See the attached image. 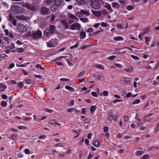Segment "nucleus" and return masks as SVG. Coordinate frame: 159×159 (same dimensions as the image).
I'll return each mask as SVG.
<instances>
[{
	"label": "nucleus",
	"mask_w": 159,
	"mask_h": 159,
	"mask_svg": "<svg viewBox=\"0 0 159 159\" xmlns=\"http://www.w3.org/2000/svg\"><path fill=\"white\" fill-rule=\"evenodd\" d=\"M143 153V152L142 151H138L136 152V155L137 156H140L142 155Z\"/></svg>",
	"instance_id": "nucleus-28"
},
{
	"label": "nucleus",
	"mask_w": 159,
	"mask_h": 159,
	"mask_svg": "<svg viewBox=\"0 0 159 159\" xmlns=\"http://www.w3.org/2000/svg\"><path fill=\"white\" fill-rule=\"evenodd\" d=\"M133 68L132 67H129L127 69H124V70L127 72H131L133 71Z\"/></svg>",
	"instance_id": "nucleus-22"
},
{
	"label": "nucleus",
	"mask_w": 159,
	"mask_h": 159,
	"mask_svg": "<svg viewBox=\"0 0 159 159\" xmlns=\"http://www.w3.org/2000/svg\"><path fill=\"white\" fill-rule=\"evenodd\" d=\"M22 6L32 11H34L36 10V7L29 2H25L23 4Z\"/></svg>",
	"instance_id": "nucleus-3"
},
{
	"label": "nucleus",
	"mask_w": 159,
	"mask_h": 159,
	"mask_svg": "<svg viewBox=\"0 0 159 159\" xmlns=\"http://www.w3.org/2000/svg\"><path fill=\"white\" fill-rule=\"evenodd\" d=\"M68 112H72L74 111V109L73 108L68 109L67 110Z\"/></svg>",
	"instance_id": "nucleus-57"
},
{
	"label": "nucleus",
	"mask_w": 159,
	"mask_h": 159,
	"mask_svg": "<svg viewBox=\"0 0 159 159\" xmlns=\"http://www.w3.org/2000/svg\"><path fill=\"white\" fill-rule=\"evenodd\" d=\"M9 20L10 21H11L15 19L14 17H13L12 15H9Z\"/></svg>",
	"instance_id": "nucleus-37"
},
{
	"label": "nucleus",
	"mask_w": 159,
	"mask_h": 159,
	"mask_svg": "<svg viewBox=\"0 0 159 159\" xmlns=\"http://www.w3.org/2000/svg\"><path fill=\"white\" fill-rule=\"evenodd\" d=\"M50 12L49 8L45 7H42L40 9V14L43 15L48 14Z\"/></svg>",
	"instance_id": "nucleus-5"
},
{
	"label": "nucleus",
	"mask_w": 159,
	"mask_h": 159,
	"mask_svg": "<svg viewBox=\"0 0 159 159\" xmlns=\"http://www.w3.org/2000/svg\"><path fill=\"white\" fill-rule=\"evenodd\" d=\"M55 29L54 25H50L49 28L45 29L44 32V34L48 37H50L53 33Z\"/></svg>",
	"instance_id": "nucleus-1"
},
{
	"label": "nucleus",
	"mask_w": 159,
	"mask_h": 159,
	"mask_svg": "<svg viewBox=\"0 0 159 159\" xmlns=\"http://www.w3.org/2000/svg\"><path fill=\"white\" fill-rule=\"evenodd\" d=\"M36 67L37 68H40V69H42V70H44L45 69V68H43V67H41V65L39 64H37V65L36 66Z\"/></svg>",
	"instance_id": "nucleus-40"
},
{
	"label": "nucleus",
	"mask_w": 159,
	"mask_h": 159,
	"mask_svg": "<svg viewBox=\"0 0 159 159\" xmlns=\"http://www.w3.org/2000/svg\"><path fill=\"white\" fill-rule=\"evenodd\" d=\"M101 25L103 27H106L107 26V23L104 22H102L101 23Z\"/></svg>",
	"instance_id": "nucleus-51"
},
{
	"label": "nucleus",
	"mask_w": 159,
	"mask_h": 159,
	"mask_svg": "<svg viewBox=\"0 0 159 159\" xmlns=\"http://www.w3.org/2000/svg\"><path fill=\"white\" fill-rule=\"evenodd\" d=\"M81 113L83 114H85L86 112V109L85 108H83L81 110Z\"/></svg>",
	"instance_id": "nucleus-59"
},
{
	"label": "nucleus",
	"mask_w": 159,
	"mask_h": 159,
	"mask_svg": "<svg viewBox=\"0 0 159 159\" xmlns=\"http://www.w3.org/2000/svg\"><path fill=\"white\" fill-rule=\"evenodd\" d=\"M131 57L134 59L138 60H139L140 58L138 57L135 56L133 55H132L131 56Z\"/></svg>",
	"instance_id": "nucleus-41"
},
{
	"label": "nucleus",
	"mask_w": 159,
	"mask_h": 159,
	"mask_svg": "<svg viewBox=\"0 0 159 159\" xmlns=\"http://www.w3.org/2000/svg\"><path fill=\"white\" fill-rule=\"evenodd\" d=\"M66 61L68 63V65L70 66H73V64L71 62H70V61L68 59H67Z\"/></svg>",
	"instance_id": "nucleus-48"
},
{
	"label": "nucleus",
	"mask_w": 159,
	"mask_h": 159,
	"mask_svg": "<svg viewBox=\"0 0 159 159\" xmlns=\"http://www.w3.org/2000/svg\"><path fill=\"white\" fill-rule=\"evenodd\" d=\"M58 7L54 3L52 6L50 7V9L52 11L55 12L57 10Z\"/></svg>",
	"instance_id": "nucleus-11"
},
{
	"label": "nucleus",
	"mask_w": 159,
	"mask_h": 159,
	"mask_svg": "<svg viewBox=\"0 0 159 159\" xmlns=\"http://www.w3.org/2000/svg\"><path fill=\"white\" fill-rule=\"evenodd\" d=\"M80 36L81 37L83 38H81V37L80 38V39H84L86 37V33L84 31H82L80 33Z\"/></svg>",
	"instance_id": "nucleus-19"
},
{
	"label": "nucleus",
	"mask_w": 159,
	"mask_h": 159,
	"mask_svg": "<svg viewBox=\"0 0 159 159\" xmlns=\"http://www.w3.org/2000/svg\"><path fill=\"white\" fill-rule=\"evenodd\" d=\"M159 131V124H158L156 128L155 129V131Z\"/></svg>",
	"instance_id": "nucleus-64"
},
{
	"label": "nucleus",
	"mask_w": 159,
	"mask_h": 159,
	"mask_svg": "<svg viewBox=\"0 0 159 159\" xmlns=\"http://www.w3.org/2000/svg\"><path fill=\"white\" fill-rule=\"evenodd\" d=\"M96 108V106H91L90 107V111L91 112H94Z\"/></svg>",
	"instance_id": "nucleus-24"
},
{
	"label": "nucleus",
	"mask_w": 159,
	"mask_h": 159,
	"mask_svg": "<svg viewBox=\"0 0 159 159\" xmlns=\"http://www.w3.org/2000/svg\"><path fill=\"white\" fill-rule=\"evenodd\" d=\"M25 82L28 84H33L34 82L33 81H31L30 80L28 79L25 80Z\"/></svg>",
	"instance_id": "nucleus-30"
},
{
	"label": "nucleus",
	"mask_w": 159,
	"mask_h": 159,
	"mask_svg": "<svg viewBox=\"0 0 159 159\" xmlns=\"http://www.w3.org/2000/svg\"><path fill=\"white\" fill-rule=\"evenodd\" d=\"M11 10L17 13H22L24 11V9L20 6H13L11 8Z\"/></svg>",
	"instance_id": "nucleus-2"
},
{
	"label": "nucleus",
	"mask_w": 159,
	"mask_h": 159,
	"mask_svg": "<svg viewBox=\"0 0 159 159\" xmlns=\"http://www.w3.org/2000/svg\"><path fill=\"white\" fill-rule=\"evenodd\" d=\"M143 120L145 121H149L150 120V119L148 116H145L143 118Z\"/></svg>",
	"instance_id": "nucleus-21"
},
{
	"label": "nucleus",
	"mask_w": 159,
	"mask_h": 159,
	"mask_svg": "<svg viewBox=\"0 0 159 159\" xmlns=\"http://www.w3.org/2000/svg\"><path fill=\"white\" fill-rule=\"evenodd\" d=\"M45 111L48 113H52L53 112V110L47 108L45 109Z\"/></svg>",
	"instance_id": "nucleus-43"
},
{
	"label": "nucleus",
	"mask_w": 159,
	"mask_h": 159,
	"mask_svg": "<svg viewBox=\"0 0 159 159\" xmlns=\"http://www.w3.org/2000/svg\"><path fill=\"white\" fill-rule=\"evenodd\" d=\"M69 17L70 18L72 19H75L76 20H78V19L75 16H74V15H73L72 14H71L70 15Z\"/></svg>",
	"instance_id": "nucleus-42"
},
{
	"label": "nucleus",
	"mask_w": 159,
	"mask_h": 159,
	"mask_svg": "<svg viewBox=\"0 0 159 159\" xmlns=\"http://www.w3.org/2000/svg\"><path fill=\"white\" fill-rule=\"evenodd\" d=\"M103 94L104 96H107L108 95V93L107 91H105L103 92Z\"/></svg>",
	"instance_id": "nucleus-50"
},
{
	"label": "nucleus",
	"mask_w": 159,
	"mask_h": 159,
	"mask_svg": "<svg viewBox=\"0 0 159 159\" xmlns=\"http://www.w3.org/2000/svg\"><path fill=\"white\" fill-rule=\"evenodd\" d=\"M74 104V101L73 100H71L70 102L68 103V105L70 106L73 105Z\"/></svg>",
	"instance_id": "nucleus-36"
},
{
	"label": "nucleus",
	"mask_w": 159,
	"mask_h": 159,
	"mask_svg": "<svg viewBox=\"0 0 159 159\" xmlns=\"http://www.w3.org/2000/svg\"><path fill=\"white\" fill-rule=\"evenodd\" d=\"M1 105L2 106L6 107L7 106V104L5 101H2L1 102Z\"/></svg>",
	"instance_id": "nucleus-34"
},
{
	"label": "nucleus",
	"mask_w": 159,
	"mask_h": 159,
	"mask_svg": "<svg viewBox=\"0 0 159 159\" xmlns=\"http://www.w3.org/2000/svg\"><path fill=\"white\" fill-rule=\"evenodd\" d=\"M32 36L34 39L39 38L41 37L42 33L40 30H38L33 33L32 35Z\"/></svg>",
	"instance_id": "nucleus-6"
},
{
	"label": "nucleus",
	"mask_w": 159,
	"mask_h": 159,
	"mask_svg": "<svg viewBox=\"0 0 159 159\" xmlns=\"http://www.w3.org/2000/svg\"><path fill=\"white\" fill-rule=\"evenodd\" d=\"M55 147H63L64 145H63L61 143H59L57 144H56L55 145Z\"/></svg>",
	"instance_id": "nucleus-47"
},
{
	"label": "nucleus",
	"mask_w": 159,
	"mask_h": 159,
	"mask_svg": "<svg viewBox=\"0 0 159 159\" xmlns=\"http://www.w3.org/2000/svg\"><path fill=\"white\" fill-rule=\"evenodd\" d=\"M30 152L29 150L28 149H25V152L26 154H29Z\"/></svg>",
	"instance_id": "nucleus-55"
},
{
	"label": "nucleus",
	"mask_w": 159,
	"mask_h": 159,
	"mask_svg": "<svg viewBox=\"0 0 159 159\" xmlns=\"http://www.w3.org/2000/svg\"><path fill=\"white\" fill-rule=\"evenodd\" d=\"M133 9V7L129 5L127 6V9L129 11H130Z\"/></svg>",
	"instance_id": "nucleus-54"
},
{
	"label": "nucleus",
	"mask_w": 159,
	"mask_h": 159,
	"mask_svg": "<svg viewBox=\"0 0 159 159\" xmlns=\"http://www.w3.org/2000/svg\"><path fill=\"white\" fill-rule=\"evenodd\" d=\"M62 2L63 0H55L54 3L59 7L62 4Z\"/></svg>",
	"instance_id": "nucleus-13"
},
{
	"label": "nucleus",
	"mask_w": 159,
	"mask_h": 159,
	"mask_svg": "<svg viewBox=\"0 0 159 159\" xmlns=\"http://www.w3.org/2000/svg\"><path fill=\"white\" fill-rule=\"evenodd\" d=\"M117 27L118 28H119L121 29H123V26L120 24H118L117 25Z\"/></svg>",
	"instance_id": "nucleus-52"
},
{
	"label": "nucleus",
	"mask_w": 159,
	"mask_h": 159,
	"mask_svg": "<svg viewBox=\"0 0 159 159\" xmlns=\"http://www.w3.org/2000/svg\"><path fill=\"white\" fill-rule=\"evenodd\" d=\"M76 15L78 17H82L83 16L82 13L81 11V10L80 11H78L76 12Z\"/></svg>",
	"instance_id": "nucleus-32"
},
{
	"label": "nucleus",
	"mask_w": 159,
	"mask_h": 159,
	"mask_svg": "<svg viewBox=\"0 0 159 159\" xmlns=\"http://www.w3.org/2000/svg\"><path fill=\"white\" fill-rule=\"evenodd\" d=\"M18 128L20 129H27V127H25V126H18Z\"/></svg>",
	"instance_id": "nucleus-45"
},
{
	"label": "nucleus",
	"mask_w": 159,
	"mask_h": 159,
	"mask_svg": "<svg viewBox=\"0 0 159 159\" xmlns=\"http://www.w3.org/2000/svg\"><path fill=\"white\" fill-rule=\"evenodd\" d=\"M83 4L88 3L89 2V0H81Z\"/></svg>",
	"instance_id": "nucleus-53"
},
{
	"label": "nucleus",
	"mask_w": 159,
	"mask_h": 159,
	"mask_svg": "<svg viewBox=\"0 0 159 159\" xmlns=\"http://www.w3.org/2000/svg\"><path fill=\"white\" fill-rule=\"evenodd\" d=\"M19 31L22 33L26 32L27 31L26 28L23 25H22L19 27Z\"/></svg>",
	"instance_id": "nucleus-10"
},
{
	"label": "nucleus",
	"mask_w": 159,
	"mask_h": 159,
	"mask_svg": "<svg viewBox=\"0 0 159 159\" xmlns=\"http://www.w3.org/2000/svg\"><path fill=\"white\" fill-rule=\"evenodd\" d=\"M108 130V127L105 126L103 128V131L104 132H106Z\"/></svg>",
	"instance_id": "nucleus-61"
},
{
	"label": "nucleus",
	"mask_w": 159,
	"mask_h": 159,
	"mask_svg": "<svg viewBox=\"0 0 159 159\" xmlns=\"http://www.w3.org/2000/svg\"><path fill=\"white\" fill-rule=\"evenodd\" d=\"M34 120H35V121L37 122H40L41 120V118H37V117L35 118H34Z\"/></svg>",
	"instance_id": "nucleus-46"
},
{
	"label": "nucleus",
	"mask_w": 159,
	"mask_h": 159,
	"mask_svg": "<svg viewBox=\"0 0 159 159\" xmlns=\"http://www.w3.org/2000/svg\"><path fill=\"white\" fill-rule=\"evenodd\" d=\"M123 79V81L125 83L129 84L131 81V79L130 78L125 77Z\"/></svg>",
	"instance_id": "nucleus-12"
},
{
	"label": "nucleus",
	"mask_w": 159,
	"mask_h": 159,
	"mask_svg": "<svg viewBox=\"0 0 159 159\" xmlns=\"http://www.w3.org/2000/svg\"><path fill=\"white\" fill-rule=\"evenodd\" d=\"M97 0H90V4L91 7L94 9H98L100 7V5Z\"/></svg>",
	"instance_id": "nucleus-4"
},
{
	"label": "nucleus",
	"mask_w": 159,
	"mask_h": 159,
	"mask_svg": "<svg viewBox=\"0 0 159 159\" xmlns=\"http://www.w3.org/2000/svg\"><path fill=\"white\" fill-rule=\"evenodd\" d=\"M112 6L113 8L118 9L119 8H122L124 7V5H120L116 2H113L112 3Z\"/></svg>",
	"instance_id": "nucleus-8"
},
{
	"label": "nucleus",
	"mask_w": 159,
	"mask_h": 159,
	"mask_svg": "<svg viewBox=\"0 0 159 159\" xmlns=\"http://www.w3.org/2000/svg\"><path fill=\"white\" fill-rule=\"evenodd\" d=\"M53 2V0H46L45 2L47 4H49L52 3Z\"/></svg>",
	"instance_id": "nucleus-38"
},
{
	"label": "nucleus",
	"mask_w": 159,
	"mask_h": 159,
	"mask_svg": "<svg viewBox=\"0 0 159 159\" xmlns=\"http://www.w3.org/2000/svg\"><path fill=\"white\" fill-rule=\"evenodd\" d=\"M90 119L89 118H86L85 120L84 121L85 123H88L90 121Z\"/></svg>",
	"instance_id": "nucleus-63"
},
{
	"label": "nucleus",
	"mask_w": 159,
	"mask_h": 159,
	"mask_svg": "<svg viewBox=\"0 0 159 159\" xmlns=\"http://www.w3.org/2000/svg\"><path fill=\"white\" fill-rule=\"evenodd\" d=\"M105 6L106 8L107 9L110 10L111 11H113V10L111 9V6L109 4L106 5Z\"/></svg>",
	"instance_id": "nucleus-27"
},
{
	"label": "nucleus",
	"mask_w": 159,
	"mask_h": 159,
	"mask_svg": "<svg viewBox=\"0 0 159 159\" xmlns=\"http://www.w3.org/2000/svg\"><path fill=\"white\" fill-rule=\"evenodd\" d=\"M17 51L19 52L22 53L24 51V49L22 48H20L16 49Z\"/></svg>",
	"instance_id": "nucleus-39"
},
{
	"label": "nucleus",
	"mask_w": 159,
	"mask_h": 159,
	"mask_svg": "<svg viewBox=\"0 0 159 159\" xmlns=\"http://www.w3.org/2000/svg\"><path fill=\"white\" fill-rule=\"evenodd\" d=\"M16 19L19 20H27L28 18L27 17L25 16L24 15H20L19 16H16Z\"/></svg>",
	"instance_id": "nucleus-9"
},
{
	"label": "nucleus",
	"mask_w": 159,
	"mask_h": 159,
	"mask_svg": "<svg viewBox=\"0 0 159 159\" xmlns=\"http://www.w3.org/2000/svg\"><path fill=\"white\" fill-rule=\"evenodd\" d=\"M18 85L20 88L23 87L24 86L23 83L22 82H20L19 83V84H18Z\"/></svg>",
	"instance_id": "nucleus-60"
},
{
	"label": "nucleus",
	"mask_w": 159,
	"mask_h": 159,
	"mask_svg": "<svg viewBox=\"0 0 159 159\" xmlns=\"http://www.w3.org/2000/svg\"><path fill=\"white\" fill-rule=\"evenodd\" d=\"M85 72V71H83L80 72L78 75V77H80Z\"/></svg>",
	"instance_id": "nucleus-49"
},
{
	"label": "nucleus",
	"mask_w": 159,
	"mask_h": 159,
	"mask_svg": "<svg viewBox=\"0 0 159 159\" xmlns=\"http://www.w3.org/2000/svg\"><path fill=\"white\" fill-rule=\"evenodd\" d=\"M81 11L83 15V14L87 16H88L89 14V13L86 11H84L83 10H81Z\"/></svg>",
	"instance_id": "nucleus-25"
},
{
	"label": "nucleus",
	"mask_w": 159,
	"mask_h": 159,
	"mask_svg": "<svg viewBox=\"0 0 159 159\" xmlns=\"http://www.w3.org/2000/svg\"><path fill=\"white\" fill-rule=\"evenodd\" d=\"M48 47H52L53 46V45L51 42H49L47 43Z\"/></svg>",
	"instance_id": "nucleus-44"
},
{
	"label": "nucleus",
	"mask_w": 159,
	"mask_h": 159,
	"mask_svg": "<svg viewBox=\"0 0 159 159\" xmlns=\"http://www.w3.org/2000/svg\"><path fill=\"white\" fill-rule=\"evenodd\" d=\"M112 116V115H110L108 118V119L109 120H111V119H112L114 121H116L117 120V118H117L118 116Z\"/></svg>",
	"instance_id": "nucleus-14"
},
{
	"label": "nucleus",
	"mask_w": 159,
	"mask_h": 159,
	"mask_svg": "<svg viewBox=\"0 0 159 159\" xmlns=\"http://www.w3.org/2000/svg\"><path fill=\"white\" fill-rule=\"evenodd\" d=\"M93 31V29L92 28H90L87 30V31L89 32H91Z\"/></svg>",
	"instance_id": "nucleus-62"
},
{
	"label": "nucleus",
	"mask_w": 159,
	"mask_h": 159,
	"mask_svg": "<svg viewBox=\"0 0 159 159\" xmlns=\"http://www.w3.org/2000/svg\"><path fill=\"white\" fill-rule=\"evenodd\" d=\"M95 67L98 69H99L101 70H104V67L101 64H96L95 65Z\"/></svg>",
	"instance_id": "nucleus-18"
},
{
	"label": "nucleus",
	"mask_w": 159,
	"mask_h": 159,
	"mask_svg": "<svg viewBox=\"0 0 159 159\" xmlns=\"http://www.w3.org/2000/svg\"><path fill=\"white\" fill-rule=\"evenodd\" d=\"M65 88L66 89L69 90L71 92H73L74 91V89L73 88L70 86H65Z\"/></svg>",
	"instance_id": "nucleus-23"
},
{
	"label": "nucleus",
	"mask_w": 159,
	"mask_h": 159,
	"mask_svg": "<svg viewBox=\"0 0 159 159\" xmlns=\"http://www.w3.org/2000/svg\"><path fill=\"white\" fill-rule=\"evenodd\" d=\"M79 45V43H76V44L73 46H71L70 48L71 49H72L78 47Z\"/></svg>",
	"instance_id": "nucleus-33"
},
{
	"label": "nucleus",
	"mask_w": 159,
	"mask_h": 159,
	"mask_svg": "<svg viewBox=\"0 0 159 159\" xmlns=\"http://www.w3.org/2000/svg\"><path fill=\"white\" fill-rule=\"evenodd\" d=\"M148 157V155H145L143 156L142 159H147Z\"/></svg>",
	"instance_id": "nucleus-58"
},
{
	"label": "nucleus",
	"mask_w": 159,
	"mask_h": 159,
	"mask_svg": "<svg viewBox=\"0 0 159 159\" xmlns=\"http://www.w3.org/2000/svg\"><path fill=\"white\" fill-rule=\"evenodd\" d=\"M0 88L2 89L1 91H4L5 89L6 88L7 86L6 85H3L2 84H0Z\"/></svg>",
	"instance_id": "nucleus-20"
},
{
	"label": "nucleus",
	"mask_w": 159,
	"mask_h": 159,
	"mask_svg": "<svg viewBox=\"0 0 159 159\" xmlns=\"http://www.w3.org/2000/svg\"><path fill=\"white\" fill-rule=\"evenodd\" d=\"M80 19L82 22H87L88 19L87 18H80Z\"/></svg>",
	"instance_id": "nucleus-35"
},
{
	"label": "nucleus",
	"mask_w": 159,
	"mask_h": 159,
	"mask_svg": "<svg viewBox=\"0 0 159 159\" xmlns=\"http://www.w3.org/2000/svg\"><path fill=\"white\" fill-rule=\"evenodd\" d=\"M80 25L78 23H75L72 24L70 26L71 29L72 30L76 29L78 30H80Z\"/></svg>",
	"instance_id": "nucleus-7"
},
{
	"label": "nucleus",
	"mask_w": 159,
	"mask_h": 159,
	"mask_svg": "<svg viewBox=\"0 0 159 159\" xmlns=\"http://www.w3.org/2000/svg\"><path fill=\"white\" fill-rule=\"evenodd\" d=\"M61 22L62 24L64 25V26L66 29H67L69 27V25L67 24V22L65 20H61Z\"/></svg>",
	"instance_id": "nucleus-16"
},
{
	"label": "nucleus",
	"mask_w": 159,
	"mask_h": 159,
	"mask_svg": "<svg viewBox=\"0 0 159 159\" xmlns=\"http://www.w3.org/2000/svg\"><path fill=\"white\" fill-rule=\"evenodd\" d=\"M93 14L97 16H99L101 15V13L99 11H96L94 10L92 11Z\"/></svg>",
	"instance_id": "nucleus-15"
},
{
	"label": "nucleus",
	"mask_w": 159,
	"mask_h": 159,
	"mask_svg": "<svg viewBox=\"0 0 159 159\" xmlns=\"http://www.w3.org/2000/svg\"><path fill=\"white\" fill-rule=\"evenodd\" d=\"M76 1L79 5L80 6L84 5L81 0H76Z\"/></svg>",
	"instance_id": "nucleus-29"
},
{
	"label": "nucleus",
	"mask_w": 159,
	"mask_h": 159,
	"mask_svg": "<svg viewBox=\"0 0 159 159\" xmlns=\"http://www.w3.org/2000/svg\"><path fill=\"white\" fill-rule=\"evenodd\" d=\"M140 101L139 99H136L134 101L132 102V104L134 105L135 104H138V103H140Z\"/></svg>",
	"instance_id": "nucleus-26"
},
{
	"label": "nucleus",
	"mask_w": 159,
	"mask_h": 159,
	"mask_svg": "<svg viewBox=\"0 0 159 159\" xmlns=\"http://www.w3.org/2000/svg\"><path fill=\"white\" fill-rule=\"evenodd\" d=\"M115 65L117 67L119 68H121L122 67V66L120 64H115Z\"/></svg>",
	"instance_id": "nucleus-56"
},
{
	"label": "nucleus",
	"mask_w": 159,
	"mask_h": 159,
	"mask_svg": "<svg viewBox=\"0 0 159 159\" xmlns=\"http://www.w3.org/2000/svg\"><path fill=\"white\" fill-rule=\"evenodd\" d=\"M93 144L94 146L96 147H98L99 146L100 143L98 141L94 140L93 142Z\"/></svg>",
	"instance_id": "nucleus-17"
},
{
	"label": "nucleus",
	"mask_w": 159,
	"mask_h": 159,
	"mask_svg": "<svg viewBox=\"0 0 159 159\" xmlns=\"http://www.w3.org/2000/svg\"><path fill=\"white\" fill-rule=\"evenodd\" d=\"M114 39L116 41H119L122 40V37L120 36H117L114 38Z\"/></svg>",
	"instance_id": "nucleus-31"
}]
</instances>
